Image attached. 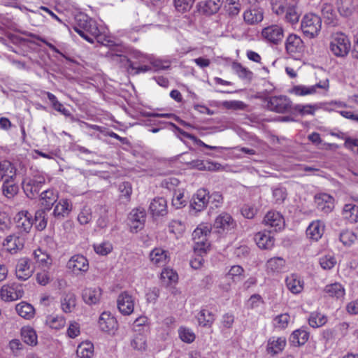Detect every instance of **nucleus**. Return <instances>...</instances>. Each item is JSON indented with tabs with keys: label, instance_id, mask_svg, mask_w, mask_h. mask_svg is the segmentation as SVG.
<instances>
[{
	"label": "nucleus",
	"instance_id": "nucleus-1",
	"mask_svg": "<svg viewBox=\"0 0 358 358\" xmlns=\"http://www.w3.org/2000/svg\"><path fill=\"white\" fill-rule=\"evenodd\" d=\"M351 48V43L348 37L343 33L334 34L330 39L329 49L331 52L337 57H345Z\"/></svg>",
	"mask_w": 358,
	"mask_h": 358
},
{
	"label": "nucleus",
	"instance_id": "nucleus-2",
	"mask_svg": "<svg viewBox=\"0 0 358 358\" xmlns=\"http://www.w3.org/2000/svg\"><path fill=\"white\" fill-rule=\"evenodd\" d=\"M78 20L80 23L79 27H74L75 31L88 42L94 43V39L100 34L96 22L85 15H80Z\"/></svg>",
	"mask_w": 358,
	"mask_h": 358
},
{
	"label": "nucleus",
	"instance_id": "nucleus-3",
	"mask_svg": "<svg viewBox=\"0 0 358 358\" xmlns=\"http://www.w3.org/2000/svg\"><path fill=\"white\" fill-rule=\"evenodd\" d=\"M301 29L303 34L312 38L317 36L322 27L321 18L315 14H306L301 21Z\"/></svg>",
	"mask_w": 358,
	"mask_h": 358
},
{
	"label": "nucleus",
	"instance_id": "nucleus-4",
	"mask_svg": "<svg viewBox=\"0 0 358 358\" xmlns=\"http://www.w3.org/2000/svg\"><path fill=\"white\" fill-rule=\"evenodd\" d=\"M171 66L169 60H162L152 57L150 64H143L138 66H135L134 63L130 62L129 69L134 71L135 74L145 73L151 71H159L168 69Z\"/></svg>",
	"mask_w": 358,
	"mask_h": 358
},
{
	"label": "nucleus",
	"instance_id": "nucleus-5",
	"mask_svg": "<svg viewBox=\"0 0 358 358\" xmlns=\"http://www.w3.org/2000/svg\"><path fill=\"white\" fill-rule=\"evenodd\" d=\"M45 182L44 176L36 175L32 178L24 179L22 182V187L27 196L33 198L39 192Z\"/></svg>",
	"mask_w": 358,
	"mask_h": 358
},
{
	"label": "nucleus",
	"instance_id": "nucleus-6",
	"mask_svg": "<svg viewBox=\"0 0 358 358\" xmlns=\"http://www.w3.org/2000/svg\"><path fill=\"white\" fill-rule=\"evenodd\" d=\"M111 55V58L113 60H118L120 62H127L128 63V66H129L130 62L134 63L135 66H138L143 64H150V62L152 56L147 54H144L140 51H134L133 52V57L136 59V62H131L125 56L122 55L121 53H115L113 52L110 53ZM128 71L130 73L134 74V71L129 69V66H128Z\"/></svg>",
	"mask_w": 358,
	"mask_h": 358
},
{
	"label": "nucleus",
	"instance_id": "nucleus-7",
	"mask_svg": "<svg viewBox=\"0 0 358 358\" xmlns=\"http://www.w3.org/2000/svg\"><path fill=\"white\" fill-rule=\"evenodd\" d=\"M285 50L287 52L293 57L300 56L305 50V45L303 40L296 34H289L285 40Z\"/></svg>",
	"mask_w": 358,
	"mask_h": 358
},
{
	"label": "nucleus",
	"instance_id": "nucleus-8",
	"mask_svg": "<svg viewBox=\"0 0 358 358\" xmlns=\"http://www.w3.org/2000/svg\"><path fill=\"white\" fill-rule=\"evenodd\" d=\"M262 37L267 42L278 44L284 37V30L278 24H271L264 27L261 32Z\"/></svg>",
	"mask_w": 358,
	"mask_h": 358
},
{
	"label": "nucleus",
	"instance_id": "nucleus-9",
	"mask_svg": "<svg viewBox=\"0 0 358 358\" xmlns=\"http://www.w3.org/2000/svg\"><path fill=\"white\" fill-rule=\"evenodd\" d=\"M24 292L20 285L12 283L2 286L0 296L4 301H16L22 297Z\"/></svg>",
	"mask_w": 358,
	"mask_h": 358
},
{
	"label": "nucleus",
	"instance_id": "nucleus-10",
	"mask_svg": "<svg viewBox=\"0 0 358 358\" xmlns=\"http://www.w3.org/2000/svg\"><path fill=\"white\" fill-rule=\"evenodd\" d=\"M67 268L76 275L82 274L88 271L89 262L83 255H75L68 261Z\"/></svg>",
	"mask_w": 358,
	"mask_h": 358
},
{
	"label": "nucleus",
	"instance_id": "nucleus-11",
	"mask_svg": "<svg viewBox=\"0 0 358 358\" xmlns=\"http://www.w3.org/2000/svg\"><path fill=\"white\" fill-rule=\"evenodd\" d=\"M15 227L20 234H28L32 228L31 215L27 210H22L14 217Z\"/></svg>",
	"mask_w": 358,
	"mask_h": 358
},
{
	"label": "nucleus",
	"instance_id": "nucleus-12",
	"mask_svg": "<svg viewBox=\"0 0 358 358\" xmlns=\"http://www.w3.org/2000/svg\"><path fill=\"white\" fill-rule=\"evenodd\" d=\"M117 304L119 311L122 315H129L134 312L135 300L133 296L124 292L118 296Z\"/></svg>",
	"mask_w": 358,
	"mask_h": 358
},
{
	"label": "nucleus",
	"instance_id": "nucleus-13",
	"mask_svg": "<svg viewBox=\"0 0 358 358\" xmlns=\"http://www.w3.org/2000/svg\"><path fill=\"white\" fill-rule=\"evenodd\" d=\"M267 107L277 113H285L291 108V101L285 96H272L267 103Z\"/></svg>",
	"mask_w": 358,
	"mask_h": 358
},
{
	"label": "nucleus",
	"instance_id": "nucleus-14",
	"mask_svg": "<svg viewBox=\"0 0 358 358\" xmlns=\"http://www.w3.org/2000/svg\"><path fill=\"white\" fill-rule=\"evenodd\" d=\"M315 202L318 210L328 214L334 208V199L330 194L326 193L317 194L315 196Z\"/></svg>",
	"mask_w": 358,
	"mask_h": 358
},
{
	"label": "nucleus",
	"instance_id": "nucleus-15",
	"mask_svg": "<svg viewBox=\"0 0 358 358\" xmlns=\"http://www.w3.org/2000/svg\"><path fill=\"white\" fill-rule=\"evenodd\" d=\"M236 226V221L227 213L220 214L215 219L214 227L218 229V232H224L234 229Z\"/></svg>",
	"mask_w": 358,
	"mask_h": 358
},
{
	"label": "nucleus",
	"instance_id": "nucleus-16",
	"mask_svg": "<svg viewBox=\"0 0 358 358\" xmlns=\"http://www.w3.org/2000/svg\"><path fill=\"white\" fill-rule=\"evenodd\" d=\"M264 223L266 226L273 229V231H277L282 229L285 226V220L282 215L276 211L268 212L264 218Z\"/></svg>",
	"mask_w": 358,
	"mask_h": 358
},
{
	"label": "nucleus",
	"instance_id": "nucleus-17",
	"mask_svg": "<svg viewBox=\"0 0 358 358\" xmlns=\"http://www.w3.org/2000/svg\"><path fill=\"white\" fill-rule=\"evenodd\" d=\"M99 326L102 331L114 334L117 329V322L110 313L104 312L99 317Z\"/></svg>",
	"mask_w": 358,
	"mask_h": 358
},
{
	"label": "nucleus",
	"instance_id": "nucleus-18",
	"mask_svg": "<svg viewBox=\"0 0 358 358\" xmlns=\"http://www.w3.org/2000/svg\"><path fill=\"white\" fill-rule=\"evenodd\" d=\"M33 268L31 266V261L27 258H21L18 260L16 268L15 273L16 277L21 280H26L29 279L32 273Z\"/></svg>",
	"mask_w": 358,
	"mask_h": 358
},
{
	"label": "nucleus",
	"instance_id": "nucleus-19",
	"mask_svg": "<svg viewBox=\"0 0 358 358\" xmlns=\"http://www.w3.org/2000/svg\"><path fill=\"white\" fill-rule=\"evenodd\" d=\"M149 258L153 265L159 267L165 266L170 259L168 251L162 248H155L152 250Z\"/></svg>",
	"mask_w": 358,
	"mask_h": 358
},
{
	"label": "nucleus",
	"instance_id": "nucleus-20",
	"mask_svg": "<svg viewBox=\"0 0 358 358\" xmlns=\"http://www.w3.org/2000/svg\"><path fill=\"white\" fill-rule=\"evenodd\" d=\"M129 220L131 231L137 232L144 226L145 213L143 210L134 209L129 214Z\"/></svg>",
	"mask_w": 358,
	"mask_h": 358
},
{
	"label": "nucleus",
	"instance_id": "nucleus-21",
	"mask_svg": "<svg viewBox=\"0 0 358 358\" xmlns=\"http://www.w3.org/2000/svg\"><path fill=\"white\" fill-rule=\"evenodd\" d=\"M323 292L327 297L336 300H343L345 295V289L343 285L339 282L327 285Z\"/></svg>",
	"mask_w": 358,
	"mask_h": 358
},
{
	"label": "nucleus",
	"instance_id": "nucleus-22",
	"mask_svg": "<svg viewBox=\"0 0 358 358\" xmlns=\"http://www.w3.org/2000/svg\"><path fill=\"white\" fill-rule=\"evenodd\" d=\"M208 192L205 189L197 190L196 193L192 198L191 207L196 211H201L203 210L209 201Z\"/></svg>",
	"mask_w": 358,
	"mask_h": 358
},
{
	"label": "nucleus",
	"instance_id": "nucleus-23",
	"mask_svg": "<svg viewBox=\"0 0 358 358\" xmlns=\"http://www.w3.org/2000/svg\"><path fill=\"white\" fill-rule=\"evenodd\" d=\"M287 288L294 294L301 293L304 288L303 279L296 273H292L285 279Z\"/></svg>",
	"mask_w": 358,
	"mask_h": 358
},
{
	"label": "nucleus",
	"instance_id": "nucleus-24",
	"mask_svg": "<svg viewBox=\"0 0 358 358\" xmlns=\"http://www.w3.org/2000/svg\"><path fill=\"white\" fill-rule=\"evenodd\" d=\"M24 239L22 237L14 234L8 236L4 241L3 246L10 253H16L23 248Z\"/></svg>",
	"mask_w": 358,
	"mask_h": 358
},
{
	"label": "nucleus",
	"instance_id": "nucleus-25",
	"mask_svg": "<svg viewBox=\"0 0 358 358\" xmlns=\"http://www.w3.org/2000/svg\"><path fill=\"white\" fill-rule=\"evenodd\" d=\"M264 19V11L261 8H252L243 13V20L248 24H256Z\"/></svg>",
	"mask_w": 358,
	"mask_h": 358
},
{
	"label": "nucleus",
	"instance_id": "nucleus-26",
	"mask_svg": "<svg viewBox=\"0 0 358 358\" xmlns=\"http://www.w3.org/2000/svg\"><path fill=\"white\" fill-rule=\"evenodd\" d=\"M40 201L42 206L44 207V210H50L54 203H56L59 198L58 192L53 189H48L43 191L41 194Z\"/></svg>",
	"mask_w": 358,
	"mask_h": 358
},
{
	"label": "nucleus",
	"instance_id": "nucleus-27",
	"mask_svg": "<svg viewBox=\"0 0 358 358\" xmlns=\"http://www.w3.org/2000/svg\"><path fill=\"white\" fill-rule=\"evenodd\" d=\"M72 210V203L67 199H62L55 205L52 215L57 218L67 217Z\"/></svg>",
	"mask_w": 358,
	"mask_h": 358
},
{
	"label": "nucleus",
	"instance_id": "nucleus-28",
	"mask_svg": "<svg viewBox=\"0 0 358 358\" xmlns=\"http://www.w3.org/2000/svg\"><path fill=\"white\" fill-rule=\"evenodd\" d=\"M328 87L327 81L324 82L322 85L320 83L311 85H296L292 89V92L297 96H306L313 94L316 92L317 89H326Z\"/></svg>",
	"mask_w": 358,
	"mask_h": 358
},
{
	"label": "nucleus",
	"instance_id": "nucleus-29",
	"mask_svg": "<svg viewBox=\"0 0 358 358\" xmlns=\"http://www.w3.org/2000/svg\"><path fill=\"white\" fill-rule=\"evenodd\" d=\"M15 176L4 180L1 189L3 194L8 199L13 198L18 192L19 187L15 181Z\"/></svg>",
	"mask_w": 358,
	"mask_h": 358
},
{
	"label": "nucleus",
	"instance_id": "nucleus-30",
	"mask_svg": "<svg viewBox=\"0 0 358 358\" xmlns=\"http://www.w3.org/2000/svg\"><path fill=\"white\" fill-rule=\"evenodd\" d=\"M149 208L153 216H163L167 213L166 200L163 197L155 198Z\"/></svg>",
	"mask_w": 358,
	"mask_h": 358
},
{
	"label": "nucleus",
	"instance_id": "nucleus-31",
	"mask_svg": "<svg viewBox=\"0 0 358 358\" xmlns=\"http://www.w3.org/2000/svg\"><path fill=\"white\" fill-rule=\"evenodd\" d=\"M101 289L99 287H87L83 289L82 297L85 303L93 305L97 303L101 298Z\"/></svg>",
	"mask_w": 358,
	"mask_h": 358
},
{
	"label": "nucleus",
	"instance_id": "nucleus-32",
	"mask_svg": "<svg viewBox=\"0 0 358 358\" xmlns=\"http://www.w3.org/2000/svg\"><path fill=\"white\" fill-rule=\"evenodd\" d=\"M255 241L257 246L264 250H270L274 245V238L266 231L258 232L255 234Z\"/></svg>",
	"mask_w": 358,
	"mask_h": 358
},
{
	"label": "nucleus",
	"instance_id": "nucleus-33",
	"mask_svg": "<svg viewBox=\"0 0 358 358\" xmlns=\"http://www.w3.org/2000/svg\"><path fill=\"white\" fill-rule=\"evenodd\" d=\"M210 233V228L208 226L200 225L192 233L193 239L197 246L194 248L195 251H205L204 248H199V243L206 241V237Z\"/></svg>",
	"mask_w": 358,
	"mask_h": 358
},
{
	"label": "nucleus",
	"instance_id": "nucleus-34",
	"mask_svg": "<svg viewBox=\"0 0 358 358\" xmlns=\"http://www.w3.org/2000/svg\"><path fill=\"white\" fill-rule=\"evenodd\" d=\"M286 343L285 337H271L268 341L267 351L272 355H277L284 350Z\"/></svg>",
	"mask_w": 358,
	"mask_h": 358
},
{
	"label": "nucleus",
	"instance_id": "nucleus-35",
	"mask_svg": "<svg viewBox=\"0 0 358 358\" xmlns=\"http://www.w3.org/2000/svg\"><path fill=\"white\" fill-rule=\"evenodd\" d=\"M324 231V225L320 221H313L306 229L307 236L314 241H318Z\"/></svg>",
	"mask_w": 358,
	"mask_h": 358
},
{
	"label": "nucleus",
	"instance_id": "nucleus-36",
	"mask_svg": "<svg viewBox=\"0 0 358 358\" xmlns=\"http://www.w3.org/2000/svg\"><path fill=\"white\" fill-rule=\"evenodd\" d=\"M309 333L307 330L301 327L294 331L289 337V342L294 346L304 345L308 340Z\"/></svg>",
	"mask_w": 358,
	"mask_h": 358
},
{
	"label": "nucleus",
	"instance_id": "nucleus-37",
	"mask_svg": "<svg viewBox=\"0 0 358 358\" xmlns=\"http://www.w3.org/2000/svg\"><path fill=\"white\" fill-rule=\"evenodd\" d=\"M342 215L350 223L357 222L358 221V206L352 203L345 204L342 210Z\"/></svg>",
	"mask_w": 358,
	"mask_h": 358
},
{
	"label": "nucleus",
	"instance_id": "nucleus-38",
	"mask_svg": "<svg viewBox=\"0 0 358 358\" xmlns=\"http://www.w3.org/2000/svg\"><path fill=\"white\" fill-rule=\"evenodd\" d=\"M17 313L26 320H30L34 317L35 315V310L30 304L24 301L17 303L15 306Z\"/></svg>",
	"mask_w": 358,
	"mask_h": 358
},
{
	"label": "nucleus",
	"instance_id": "nucleus-39",
	"mask_svg": "<svg viewBox=\"0 0 358 358\" xmlns=\"http://www.w3.org/2000/svg\"><path fill=\"white\" fill-rule=\"evenodd\" d=\"M76 305V296L72 292H68L61 299V308L65 313H71Z\"/></svg>",
	"mask_w": 358,
	"mask_h": 358
},
{
	"label": "nucleus",
	"instance_id": "nucleus-40",
	"mask_svg": "<svg viewBox=\"0 0 358 358\" xmlns=\"http://www.w3.org/2000/svg\"><path fill=\"white\" fill-rule=\"evenodd\" d=\"M94 345L89 341L82 342L77 348L76 355L78 358H92Z\"/></svg>",
	"mask_w": 358,
	"mask_h": 358
},
{
	"label": "nucleus",
	"instance_id": "nucleus-41",
	"mask_svg": "<svg viewBox=\"0 0 358 358\" xmlns=\"http://www.w3.org/2000/svg\"><path fill=\"white\" fill-rule=\"evenodd\" d=\"M286 261L282 257H273L269 259L266 264L268 272L280 273L285 266Z\"/></svg>",
	"mask_w": 358,
	"mask_h": 358
},
{
	"label": "nucleus",
	"instance_id": "nucleus-42",
	"mask_svg": "<svg viewBox=\"0 0 358 358\" xmlns=\"http://www.w3.org/2000/svg\"><path fill=\"white\" fill-rule=\"evenodd\" d=\"M21 336L23 341L29 345H36L38 343L35 330L30 327H24L21 329Z\"/></svg>",
	"mask_w": 358,
	"mask_h": 358
},
{
	"label": "nucleus",
	"instance_id": "nucleus-43",
	"mask_svg": "<svg viewBox=\"0 0 358 358\" xmlns=\"http://www.w3.org/2000/svg\"><path fill=\"white\" fill-rule=\"evenodd\" d=\"M33 255L35 260L41 266L49 268L52 265V260L51 257L41 248L35 250Z\"/></svg>",
	"mask_w": 358,
	"mask_h": 358
},
{
	"label": "nucleus",
	"instance_id": "nucleus-44",
	"mask_svg": "<svg viewBox=\"0 0 358 358\" xmlns=\"http://www.w3.org/2000/svg\"><path fill=\"white\" fill-rule=\"evenodd\" d=\"M199 325L204 327H210L215 321L214 314L206 309H202L197 317Z\"/></svg>",
	"mask_w": 358,
	"mask_h": 358
},
{
	"label": "nucleus",
	"instance_id": "nucleus-45",
	"mask_svg": "<svg viewBox=\"0 0 358 358\" xmlns=\"http://www.w3.org/2000/svg\"><path fill=\"white\" fill-rule=\"evenodd\" d=\"M327 322V318L324 315L320 313L313 312L308 318V323L313 328H318L324 325Z\"/></svg>",
	"mask_w": 358,
	"mask_h": 358
},
{
	"label": "nucleus",
	"instance_id": "nucleus-46",
	"mask_svg": "<svg viewBox=\"0 0 358 358\" xmlns=\"http://www.w3.org/2000/svg\"><path fill=\"white\" fill-rule=\"evenodd\" d=\"M46 324L52 329H61L66 324V319L62 315H50L46 319Z\"/></svg>",
	"mask_w": 358,
	"mask_h": 358
},
{
	"label": "nucleus",
	"instance_id": "nucleus-47",
	"mask_svg": "<svg viewBox=\"0 0 358 358\" xmlns=\"http://www.w3.org/2000/svg\"><path fill=\"white\" fill-rule=\"evenodd\" d=\"M47 96L49 101L51 102L52 108L57 111L61 113L62 115L69 117L71 116L70 111L66 108L62 103H61L57 99V97L52 93L47 92Z\"/></svg>",
	"mask_w": 358,
	"mask_h": 358
},
{
	"label": "nucleus",
	"instance_id": "nucleus-48",
	"mask_svg": "<svg viewBox=\"0 0 358 358\" xmlns=\"http://www.w3.org/2000/svg\"><path fill=\"white\" fill-rule=\"evenodd\" d=\"M244 276V269L239 265L232 266L228 273L226 274V278L230 279L234 282L240 281Z\"/></svg>",
	"mask_w": 358,
	"mask_h": 358
},
{
	"label": "nucleus",
	"instance_id": "nucleus-49",
	"mask_svg": "<svg viewBox=\"0 0 358 358\" xmlns=\"http://www.w3.org/2000/svg\"><path fill=\"white\" fill-rule=\"evenodd\" d=\"M289 321V315L287 313H283L275 316L273 318V324L275 328L282 330L288 327Z\"/></svg>",
	"mask_w": 358,
	"mask_h": 358
},
{
	"label": "nucleus",
	"instance_id": "nucleus-50",
	"mask_svg": "<svg viewBox=\"0 0 358 358\" xmlns=\"http://www.w3.org/2000/svg\"><path fill=\"white\" fill-rule=\"evenodd\" d=\"M190 165L193 168H196L199 170H215L218 169L220 166L219 164H214L210 162H206V163L203 160L196 159L193 160L190 162Z\"/></svg>",
	"mask_w": 358,
	"mask_h": 358
},
{
	"label": "nucleus",
	"instance_id": "nucleus-51",
	"mask_svg": "<svg viewBox=\"0 0 358 358\" xmlns=\"http://www.w3.org/2000/svg\"><path fill=\"white\" fill-rule=\"evenodd\" d=\"M162 280L167 285L176 282L178 280V274L173 269L169 268H164L161 273Z\"/></svg>",
	"mask_w": 358,
	"mask_h": 358
},
{
	"label": "nucleus",
	"instance_id": "nucleus-52",
	"mask_svg": "<svg viewBox=\"0 0 358 358\" xmlns=\"http://www.w3.org/2000/svg\"><path fill=\"white\" fill-rule=\"evenodd\" d=\"M224 7L229 15L236 16L241 10L240 0H226Z\"/></svg>",
	"mask_w": 358,
	"mask_h": 358
},
{
	"label": "nucleus",
	"instance_id": "nucleus-53",
	"mask_svg": "<svg viewBox=\"0 0 358 358\" xmlns=\"http://www.w3.org/2000/svg\"><path fill=\"white\" fill-rule=\"evenodd\" d=\"M338 10L342 15H350L353 10L352 0H338Z\"/></svg>",
	"mask_w": 358,
	"mask_h": 358
},
{
	"label": "nucleus",
	"instance_id": "nucleus-54",
	"mask_svg": "<svg viewBox=\"0 0 358 358\" xmlns=\"http://www.w3.org/2000/svg\"><path fill=\"white\" fill-rule=\"evenodd\" d=\"M221 6L220 0H207L203 6V10L207 15L217 13Z\"/></svg>",
	"mask_w": 358,
	"mask_h": 358
},
{
	"label": "nucleus",
	"instance_id": "nucleus-55",
	"mask_svg": "<svg viewBox=\"0 0 358 358\" xmlns=\"http://www.w3.org/2000/svg\"><path fill=\"white\" fill-rule=\"evenodd\" d=\"M285 20L291 24L298 22L300 17V13L296 6H289L285 10Z\"/></svg>",
	"mask_w": 358,
	"mask_h": 358
},
{
	"label": "nucleus",
	"instance_id": "nucleus-56",
	"mask_svg": "<svg viewBox=\"0 0 358 358\" xmlns=\"http://www.w3.org/2000/svg\"><path fill=\"white\" fill-rule=\"evenodd\" d=\"M93 248L96 254L103 256L107 255L113 250V245L108 241L94 244Z\"/></svg>",
	"mask_w": 358,
	"mask_h": 358
},
{
	"label": "nucleus",
	"instance_id": "nucleus-57",
	"mask_svg": "<svg viewBox=\"0 0 358 358\" xmlns=\"http://www.w3.org/2000/svg\"><path fill=\"white\" fill-rule=\"evenodd\" d=\"M357 239L355 231L344 230L340 234V241L344 245H351Z\"/></svg>",
	"mask_w": 358,
	"mask_h": 358
},
{
	"label": "nucleus",
	"instance_id": "nucleus-58",
	"mask_svg": "<svg viewBox=\"0 0 358 358\" xmlns=\"http://www.w3.org/2000/svg\"><path fill=\"white\" fill-rule=\"evenodd\" d=\"M232 69L240 78H250L252 76V73L247 68L243 66L240 63H233Z\"/></svg>",
	"mask_w": 358,
	"mask_h": 358
},
{
	"label": "nucleus",
	"instance_id": "nucleus-59",
	"mask_svg": "<svg viewBox=\"0 0 358 358\" xmlns=\"http://www.w3.org/2000/svg\"><path fill=\"white\" fill-rule=\"evenodd\" d=\"M11 226L10 217L4 212L0 213V231L6 234L10 230Z\"/></svg>",
	"mask_w": 358,
	"mask_h": 358
},
{
	"label": "nucleus",
	"instance_id": "nucleus-60",
	"mask_svg": "<svg viewBox=\"0 0 358 358\" xmlns=\"http://www.w3.org/2000/svg\"><path fill=\"white\" fill-rule=\"evenodd\" d=\"M178 334L180 339L185 343H192L195 339V334L190 329L180 327Z\"/></svg>",
	"mask_w": 358,
	"mask_h": 358
},
{
	"label": "nucleus",
	"instance_id": "nucleus-61",
	"mask_svg": "<svg viewBox=\"0 0 358 358\" xmlns=\"http://www.w3.org/2000/svg\"><path fill=\"white\" fill-rule=\"evenodd\" d=\"M264 304V301L262 297L258 294H252L246 303V306L249 309H256Z\"/></svg>",
	"mask_w": 358,
	"mask_h": 358
},
{
	"label": "nucleus",
	"instance_id": "nucleus-62",
	"mask_svg": "<svg viewBox=\"0 0 358 358\" xmlns=\"http://www.w3.org/2000/svg\"><path fill=\"white\" fill-rule=\"evenodd\" d=\"M186 203L183 192L180 189L176 190L172 199V205L176 208H180L185 206Z\"/></svg>",
	"mask_w": 358,
	"mask_h": 358
},
{
	"label": "nucleus",
	"instance_id": "nucleus-63",
	"mask_svg": "<svg viewBox=\"0 0 358 358\" xmlns=\"http://www.w3.org/2000/svg\"><path fill=\"white\" fill-rule=\"evenodd\" d=\"M336 264L335 257L332 255H324L320 258V264L324 270H330L334 267Z\"/></svg>",
	"mask_w": 358,
	"mask_h": 358
},
{
	"label": "nucleus",
	"instance_id": "nucleus-64",
	"mask_svg": "<svg viewBox=\"0 0 358 358\" xmlns=\"http://www.w3.org/2000/svg\"><path fill=\"white\" fill-rule=\"evenodd\" d=\"M92 220V210L87 206L83 208L78 215V221L80 224H87Z\"/></svg>",
	"mask_w": 358,
	"mask_h": 358
}]
</instances>
